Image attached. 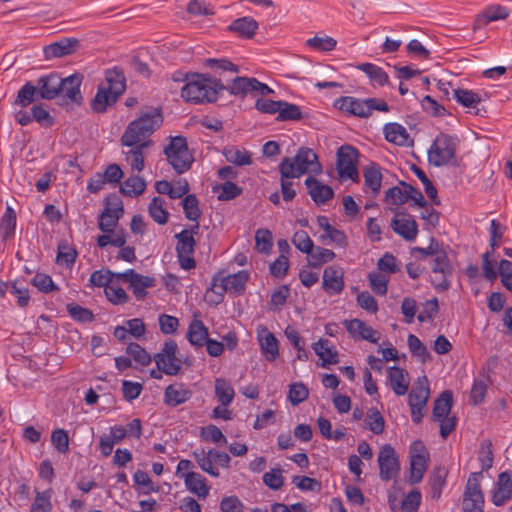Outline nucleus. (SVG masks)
<instances>
[{"mask_svg": "<svg viewBox=\"0 0 512 512\" xmlns=\"http://www.w3.org/2000/svg\"><path fill=\"white\" fill-rule=\"evenodd\" d=\"M163 123L161 109L148 107L141 111L139 117L130 122L121 136L123 146H133L141 141H147Z\"/></svg>", "mask_w": 512, "mask_h": 512, "instance_id": "nucleus-1", "label": "nucleus"}, {"mask_svg": "<svg viewBox=\"0 0 512 512\" xmlns=\"http://www.w3.org/2000/svg\"><path fill=\"white\" fill-rule=\"evenodd\" d=\"M224 89L220 80L204 74H193L181 88V97L192 104L212 103Z\"/></svg>", "mask_w": 512, "mask_h": 512, "instance_id": "nucleus-2", "label": "nucleus"}, {"mask_svg": "<svg viewBox=\"0 0 512 512\" xmlns=\"http://www.w3.org/2000/svg\"><path fill=\"white\" fill-rule=\"evenodd\" d=\"M278 168L281 176L297 178L308 172L319 174L322 171L318 156L307 147L299 148L294 157H284Z\"/></svg>", "mask_w": 512, "mask_h": 512, "instance_id": "nucleus-3", "label": "nucleus"}, {"mask_svg": "<svg viewBox=\"0 0 512 512\" xmlns=\"http://www.w3.org/2000/svg\"><path fill=\"white\" fill-rule=\"evenodd\" d=\"M334 106L350 115L367 118L374 110L389 112L390 107L380 98L358 99L351 96H342L335 100Z\"/></svg>", "mask_w": 512, "mask_h": 512, "instance_id": "nucleus-4", "label": "nucleus"}, {"mask_svg": "<svg viewBox=\"0 0 512 512\" xmlns=\"http://www.w3.org/2000/svg\"><path fill=\"white\" fill-rule=\"evenodd\" d=\"M164 154L174 171L182 174L190 169L194 158L190 153L187 140L183 136H175L170 139L169 144L164 148Z\"/></svg>", "mask_w": 512, "mask_h": 512, "instance_id": "nucleus-5", "label": "nucleus"}, {"mask_svg": "<svg viewBox=\"0 0 512 512\" xmlns=\"http://www.w3.org/2000/svg\"><path fill=\"white\" fill-rule=\"evenodd\" d=\"M457 143V137L440 133L428 150V162L435 167L447 165L456 157Z\"/></svg>", "mask_w": 512, "mask_h": 512, "instance_id": "nucleus-6", "label": "nucleus"}, {"mask_svg": "<svg viewBox=\"0 0 512 512\" xmlns=\"http://www.w3.org/2000/svg\"><path fill=\"white\" fill-rule=\"evenodd\" d=\"M248 278L249 274L244 270L227 276L216 274L212 279L209 289L216 295V299L213 300V302L215 304L220 303L223 300L225 292L241 294L245 290Z\"/></svg>", "mask_w": 512, "mask_h": 512, "instance_id": "nucleus-7", "label": "nucleus"}, {"mask_svg": "<svg viewBox=\"0 0 512 512\" xmlns=\"http://www.w3.org/2000/svg\"><path fill=\"white\" fill-rule=\"evenodd\" d=\"M359 152L351 145H342L337 151V172L341 179L358 180L357 170Z\"/></svg>", "mask_w": 512, "mask_h": 512, "instance_id": "nucleus-8", "label": "nucleus"}, {"mask_svg": "<svg viewBox=\"0 0 512 512\" xmlns=\"http://www.w3.org/2000/svg\"><path fill=\"white\" fill-rule=\"evenodd\" d=\"M482 472H473L467 480L463 495V512H483L484 496L480 487Z\"/></svg>", "mask_w": 512, "mask_h": 512, "instance_id": "nucleus-9", "label": "nucleus"}, {"mask_svg": "<svg viewBox=\"0 0 512 512\" xmlns=\"http://www.w3.org/2000/svg\"><path fill=\"white\" fill-rule=\"evenodd\" d=\"M177 351L178 346L174 340L165 341L161 351L154 355L157 369L166 375H177L181 370V360L176 355Z\"/></svg>", "mask_w": 512, "mask_h": 512, "instance_id": "nucleus-10", "label": "nucleus"}, {"mask_svg": "<svg viewBox=\"0 0 512 512\" xmlns=\"http://www.w3.org/2000/svg\"><path fill=\"white\" fill-rule=\"evenodd\" d=\"M429 454L421 441H415L410 448V484L419 483L427 469Z\"/></svg>", "mask_w": 512, "mask_h": 512, "instance_id": "nucleus-11", "label": "nucleus"}, {"mask_svg": "<svg viewBox=\"0 0 512 512\" xmlns=\"http://www.w3.org/2000/svg\"><path fill=\"white\" fill-rule=\"evenodd\" d=\"M177 239L176 253L180 267L184 270H191L195 268L196 261L193 253L196 246V240L188 231H181L175 235Z\"/></svg>", "mask_w": 512, "mask_h": 512, "instance_id": "nucleus-12", "label": "nucleus"}, {"mask_svg": "<svg viewBox=\"0 0 512 512\" xmlns=\"http://www.w3.org/2000/svg\"><path fill=\"white\" fill-rule=\"evenodd\" d=\"M379 476L383 481H389L396 477L400 471V464L395 449L390 445H384L378 454Z\"/></svg>", "mask_w": 512, "mask_h": 512, "instance_id": "nucleus-13", "label": "nucleus"}, {"mask_svg": "<svg viewBox=\"0 0 512 512\" xmlns=\"http://www.w3.org/2000/svg\"><path fill=\"white\" fill-rule=\"evenodd\" d=\"M82 79V75L78 73L61 78V90H59L58 97L63 98L66 102L81 104L83 99L80 91Z\"/></svg>", "mask_w": 512, "mask_h": 512, "instance_id": "nucleus-14", "label": "nucleus"}, {"mask_svg": "<svg viewBox=\"0 0 512 512\" xmlns=\"http://www.w3.org/2000/svg\"><path fill=\"white\" fill-rule=\"evenodd\" d=\"M79 47V40L76 38L63 37L59 41L47 45L43 48L46 60L61 58L74 53Z\"/></svg>", "mask_w": 512, "mask_h": 512, "instance_id": "nucleus-15", "label": "nucleus"}, {"mask_svg": "<svg viewBox=\"0 0 512 512\" xmlns=\"http://www.w3.org/2000/svg\"><path fill=\"white\" fill-rule=\"evenodd\" d=\"M512 498V472L504 471L498 475L493 490L492 502L495 506H502Z\"/></svg>", "mask_w": 512, "mask_h": 512, "instance_id": "nucleus-16", "label": "nucleus"}, {"mask_svg": "<svg viewBox=\"0 0 512 512\" xmlns=\"http://www.w3.org/2000/svg\"><path fill=\"white\" fill-rule=\"evenodd\" d=\"M344 326L353 338L366 340L371 343H377L380 338L376 330L360 319L345 320Z\"/></svg>", "mask_w": 512, "mask_h": 512, "instance_id": "nucleus-17", "label": "nucleus"}, {"mask_svg": "<svg viewBox=\"0 0 512 512\" xmlns=\"http://www.w3.org/2000/svg\"><path fill=\"white\" fill-rule=\"evenodd\" d=\"M123 213L124 210L121 203H115L114 206H111L110 203H107L99 215L98 228L103 233L113 232V229H115Z\"/></svg>", "mask_w": 512, "mask_h": 512, "instance_id": "nucleus-18", "label": "nucleus"}, {"mask_svg": "<svg viewBox=\"0 0 512 512\" xmlns=\"http://www.w3.org/2000/svg\"><path fill=\"white\" fill-rule=\"evenodd\" d=\"M509 10L502 5L494 4L487 6L482 13L476 16L473 29H481L492 21L504 20L509 17Z\"/></svg>", "mask_w": 512, "mask_h": 512, "instance_id": "nucleus-19", "label": "nucleus"}, {"mask_svg": "<svg viewBox=\"0 0 512 512\" xmlns=\"http://www.w3.org/2000/svg\"><path fill=\"white\" fill-rule=\"evenodd\" d=\"M305 185L308 194L317 205H324L334 197V191L329 185L322 184L312 176L306 178Z\"/></svg>", "mask_w": 512, "mask_h": 512, "instance_id": "nucleus-20", "label": "nucleus"}, {"mask_svg": "<svg viewBox=\"0 0 512 512\" xmlns=\"http://www.w3.org/2000/svg\"><path fill=\"white\" fill-rule=\"evenodd\" d=\"M61 77L56 73L41 76L37 81L40 99L52 100L59 96Z\"/></svg>", "mask_w": 512, "mask_h": 512, "instance_id": "nucleus-21", "label": "nucleus"}, {"mask_svg": "<svg viewBox=\"0 0 512 512\" xmlns=\"http://www.w3.org/2000/svg\"><path fill=\"white\" fill-rule=\"evenodd\" d=\"M343 271L329 266L324 269L322 288L329 294H339L344 289Z\"/></svg>", "mask_w": 512, "mask_h": 512, "instance_id": "nucleus-22", "label": "nucleus"}, {"mask_svg": "<svg viewBox=\"0 0 512 512\" xmlns=\"http://www.w3.org/2000/svg\"><path fill=\"white\" fill-rule=\"evenodd\" d=\"M258 341L266 360L274 361L279 356V342L266 327L258 329Z\"/></svg>", "mask_w": 512, "mask_h": 512, "instance_id": "nucleus-23", "label": "nucleus"}, {"mask_svg": "<svg viewBox=\"0 0 512 512\" xmlns=\"http://www.w3.org/2000/svg\"><path fill=\"white\" fill-rule=\"evenodd\" d=\"M192 394V391L183 383L170 384L165 388L164 403L170 407H176L188 401Z\"/></svg>", "mask_w": 512, "mask_h": 512, "instance_id": "nucleus-24", "label": "nucleus"}, {"mask_svg": "<svg viewBox=\"0 0 512 512\" xmlns=\"http://www.w3.org/2000/svg\"><path fill=\"white\" fill-rule=\"evenodd\" d=\"M180 478L184 479L186 488L198 497L206 498L209 494L210 487L201 474L196 472L181 473Z\"/></svg>", "mask_w": 512, "mask_h": 512, "instance_id": "nucleus-25", "label": "nucleus"}, {"mask_svg": "<svg viewBox=\"0 0 512 512\" xmlns=\"http://www.w3.org/2000/svg\"><path fill=\"white\" fill-rule=\"evenodd\" d=\"M430 395L426 376L419 377L409 393V406H426Z\"/></svg>", "mask_w": 512, "mask_h": 512, "instance_id": "nucleus-26", "label": "nucleus"}, {"mask_svg": "<svg viewBox=\"0 0 512 512\" xmlns=\"http://www.w3.org/2000/svg\"><path fill=\"white\" fill-rule=\"evenodd\" d=\"M407 373L400 367H390L388 369L389 384L397 396H403L408 392L409 380Z\"/></svg>", "mask_w": 512, "mask_h": 512, "instance_id": "nucleus-27", "label": "nucleus"}, {"mask_svg": "<svg viewBox=\"0 0 512 512\" xmlns=\"http://www.w3.org/2000/svg\"><path fill=\"white\" fill-rule=\"evenodd\" d=\"M152 144L151 140L141 141L126 152V161L133 170L141 172L144 168L145 150Z\"/></svg>", "mask_w": 512, "mask_h": 512, "instance_id": "nucleus-28", "label": "nucleus"}, {"mask_svg": "<svg viewBox=\"0 0 512 512\" xmlns=\"http://www.w3.org/2000/svg\"><path fill=\"white\" fill-rule=\"evenodd\" d=\"M391 227L395 233L407 241L414 240L418 234L417 223L411 217L401 219L395 217L391 221Z\"/></svg>", "mask_w": 512, "mask_h": 512, "instance_id": "nucleus-29", "label": "nucleus"}, {"mask_svg": "<svg viewBox=\"0 0 512 512\" xmlns=\"http://www.w3.org/2000/svg\"><path fill=\"white\" fill-rule=\"evenodd\" d=\"M453 404V394L450 390L443 391L434 401L432 420H443L449 416Z\"/></svg>", "mask_w": 512, "mask_h": 512, "instance_id": "nucleus-30", "label": "nucleus"}, {"mask_svg": "<svg viewBox=\"0 0 512 512\" xmlns=\"http://www.w3.org/2000/svg\"><path fill=\"white\" fill-rule=\"evenodd\" d=\"M156 285V279L150 276H144L135 272L133 279L129 285L137 300H144L147 296L146 289Z\"/></svg>", "mask_w": 512, "mask_h": 512, "instance_id": "nucleus-31", "label": "nucleus"}, {"mask_svg": "<svg viewBox=\"0 0 512 512\" xmlns=\"http://www.w3.org/2000/svg\"><path fill=\"white\" fill-rule=\"evenodd\" d=\"M226 161L236 166H247L252 163L251 153L244 148L227 146L222 151Z\"/></svg>", "mask_w": 512, "mask_h": 512, "instance_id": "nucleus-32", "label": "nucleus"}, {"mask_svg": "<svg viewBox=\"0 0 512 512\" xmlns=\"http://www.w3.org/2000/svg\"><path fill=\"white\" fill-rule=\"evenodd\" d=\"M208 338V328L204 323L201 320H193L187 331V339L190 344L202 347Z\"/></svg>", "mask_w": 512, "mask_h": 512, "instance_id": "nucleus-33", "label": "nucleus"}, {"mask_svg": "<svg viewBox=\"0 0 512 512\" xmlns=\"http://www.w3.org/2000/svg\"><path fill=\"white\" fill-rule=\"evenodd\" d=\"M329 340L320 339L313 344V350L316 355L322 360V367L330 364L338 363V353L329 346Z\"/></svg>", "mask_w": 512, "mask_h": 512, "instance_id": "nucleus-34", "label": "nucleus"}, {"mask_svg": "<svg viewBox=\"0 0 512 512\" xmlns=\"http://www.w3.org/2000/svg\"><path fill=\"white\" fill-rule=\"evenodd\" d=\"M489 383V376L485 373L481 374L480 377L474 379L469 396L470 404H472L473 406H477L480 403H482L486 396Z\"/></svg>", "mask_w": 512, "mask_h": 512, "instance_id": "nucleus-35", "label": "nucleus"}, {"mask_svg": "<svg viewBox=\"0 0 512 512\" xmlns=\"http://www.w3.org/2000/svg\"><path fill=\"white\" fill-rule=\"evenodd\" d=\"M433 257V266L432 272L435 274L442 275H452L453 267L448 258L447 252L444 249L443 245L440 244L436 249V253L432 255Z\"/></svg>", "mask_w": 512, "mask_h": 512, "instance_id": "nucleus-36", "label": "nucleus"}, {"mask_svg": "<svg viewBox=\"0 0 512 512\" xmlns=\"http://www.w3.org/2000/svg\"><path fill=\"white\" fill-rule=\"evenodd\" d=\"M257 28V21L249 17L236 19L229 26L230 31L236 32L239 36L247 39L253 37Z\"/></svg>", "mask_w": 512, "mask_h": 512, "instance_id": "nucleus-37", "label": "nucleus"}, {"mask_svg": "<svg viewBox=\"0 0 512 512\" xmlns=\"http://www.w3.org/2000/svg\"><path fill=\"white\" fill-rule=\"evenodd\" d=\"M118 97L119 96L111 92L108 87H99L91 104L92 109L98 113H102L106 111L107 106L114 104Z\"/></svg>", "mask_w": 512, "mask_h": 512, "instance_id": "nucleus-38", "label": "nucleus"}, {"mask_svg": "<svg viewBox=\"0 0 512 512\" xmlns=\"http://www.w3.org/2000/svg\"><path fill=\"white\" fill-rule=\"evenodd\" d=\"M317 223L319 227H321L325 231V235L321 236V239L329 238L332 242L336 243L338 246H344L347 243V238L344 232L336 229L335 227L329 224L328 218L326 216H318Z\"/></svg>", "mask_w": 512, "mask_h": 512, "instance_id": "nucleus-39", "label": "nucleus"}, {"mask_svg": "<svg viewBox=\"0 0 512 512\" xmlns=\"http://www.w3.org/2000/svg\"><path fill=\"white\" fill-rule=\"evenodd\" d=\"M383 132L388 142L396 145H404L408 139L406 129L398 123H388L384 126Z\"/></svg>", "mask_w": 512, "mask_h": 512, "instance_id": "nucleus-40", "label": "nucleus"}, {"mask_svg": "<svg viewBox=\"0 0 512 512\" xmlns=\"http://www.w3.org/2000/svg\"><path fill=\"white\" fill-rule=\"evenodd\" d=\"M357 69L363 71L374 84L384 86L389 82L387 73L375 64L361 63L357 66Z\"/></svg>", "mask_w": 512, "mask_h": 512, "instance_id": "nucleus-41", "label": "nucleus"}, {"mask_svg": "<svg viewBox=\"0 0 512 512\" xmlns=\"http://www.w3.org/2000/svg\"><path fill=\"white\" fill-rule=\"evenodd\" d=\"M215 395L222 406H229L235 396V392L231 384L223 378L215 379Z\"/></svg>", "mask_w": 512, "mask_h": 512, "instance_id": "nucleus-42", "label": "nucleus"}, {"mask_svg": "<svg viewBox=\"0 0 512 512\" xmlns=\"http://www.w3.org/2000/svg\"><path fill=\"white\" fill-rule=\"evenodd\" d=\"M447 470L444 467L434 468L430 478L429 485L431 488V497L433 499H439L442 494V489L446 483Z\"/></svg>", "mask_w": 512, "mask_h": 512, "instance_id": "nucleus-43", "label": "nucleus"}, {"mask_svg": "<svg viewBox=\"0 0 512 512\" xmlns=\"http://www.w3.org/2000/svg\"><path fill=\"white\" fill-rule=\"evenodd\" d=\"M365 187L370 189L373 196L380 192L382 174L376 165L366 167L363 171Z\"/></svg>", "mask_w": 512, "mask_h": 512, "instance_id": "nucleus-44", "label": "nucleus"}, {"mask_svg": "<svg viewBox=\"0 0 512 512\" xmlns=\"http://www.w3.org/2000/svg\"><path fill=\"white\" fill-rule=\"evenodd\" d=\"M39 89L31 82H26L17 93L15 104L21 107H27L39 99Z\"/></svg>", "mask_w": 512, "mask_h": 512, "instance_id": "nucleus-45", "label": "nucleus"}, {"mask_svg": "<svg viewBox=\"0 0 512 512\" xmlns=\"http://www.w3.org/2000/svg\"><path fill=\"white\" fill-rule=\"evenodd\" d=\"M165 201L161 197H153L148 206V213L150 217L159 225H164L168 222L169 213L164 208Z\"/></svg>", "mask_w": 512, "mask_h": 512, "instance_id": "nucleus-46", "label": "nucleus"}, {"mask_svg": "<svg viewBox=\"0 0 512 512\" xmlns=\"http://www.w3.org/2000/svg\"><path fill=\"white\" fill-rule=\"evenodd\" d=\"M146 183L143 178L134 175L127 178L120 186V191L124 195L135 197L145 191Z\"/></svg>", "mask_w": 512, "mask_h": 512, "instance_id": "nucleus-47", "label": "nucleus"}, {"mask_svg": "<svg viewBox=\"0 0 512 512\" xmlns=\"http://www.w3.org/2000/svg\"><path fill=\"white\" fill-rule=\"evenodd\" d=\"M303 115L298 105L282 101L279 113L276 117L278 121H298Z\"/></svg>", "mask_w": 512, "mask_h": 512, "instance_id": "nucleus-48", "label": "nucleus"}, {"mask_svg": "<svg viewBox=\"0 0 512 512\" xmlns=\"http://www.w3.org/2000/svg\"><path fill=\"white\" fill-rule=\"evenodd\" d=\"M214 192L220 191L218 199L221 201H228L235 199L242 193V188L236 185L232 181H226L223 184L216 185L213 187Z\"/></svg>", "mask_w": 512, "mask_h": 512, "instance_id": "nucleus-49", "label": "nucleus"}, {"mask_svg": "<svg viewBox=\"0 0 512 512\" xmlns=\"http://www.w3.org/2000/svg\"><path fill=\"white\" fill-rule=\"evenodd\" d=\"M106 81L109 90L114 92V94L120 96L125 91L124 75L117 69L108 70L106 72Z\"/></svg>", "mask_w": 512, "mask_h": 512, "instance_id": "nucleus-50", "label": "nucleus"}, {"mask_svg": "<svg viewBox=\"0 0 512 512\" xmlns=\"http://www.w3.org/2000/svg\"><path fill=\"white\" fill-rule=\"evenodd\" d=\"M412 171L423 184L427 196L433 201L435 205H440L441 202L437 195V189L430 181V179L426 176L425 172L416 165L412 166Z\"/></svg>", "mask_w": 512, "mask_h": 512, "instance_id": "nucleus-51", "label": "nucleus"}, {"mask_svg": "<svg viewBox=\"0 0 512 512\" xmlns=\"http://www.w3.org/2000/svg\"><path fill=\"white\" fill-rule=\"evenodd\" d=\"M193 457L198 463L199 467L212 477L219 476V470L213 466V462L204 449H199L193 452Z\"/></svg>", "mask_w": 512, "mask_h": 512, "instance_id": "nucleus-52", "label": "nucleus"}, {"mask_svg": "<svg viewBox=\"0 0 512 512\" xmlns=\"http://www.w3.org/2000/svg\"><path fill=\"white\" fill-rule=\"evenodd\" d=\"M453 94L456 101L464 107L474 108L481 101L479 95L471 90L454 89Z\"/></svg>", "mask_w": 512, "mask_h": 512, "instance_id": "nucleus-53", "label": "nucleus"}, {"mask_svg": "<svg viewBox=\"0 0 512 512\" xmlns=\"http://www.w3.org/2000/svg\"><path fill=\"white\" fill-rule=\"evenodd\" d=\"M308 255L310 256V265L313 267H320L335 258V253L332 250L315 246Z\"/></svg>", "mask_w": 512, "mask_h": 512, "instance_id": "nucleus-54", "label": "nucleus"}, {"mask_svg": "<svg viewBox=\"0 0 512 512\" xmlns=\"http://www.w3.org/2000/svg\"><path fill=\"white\" fill-rule=\"evenodd\" d=\"M251 87L252 78L238 76L232 81V84L225 87L224 90H228L232 95L245 97L248 92H251Z\"/></svg>", "mask_w": 512, "mask_h": 512, "instance_id": "nucleus-55", "label": "nucleus"}, {"mask_svg": "<svg viewBox=\"0 0 512 512\" xmlns=\"http://www.w3.org/2000/svg\"><path fill=\"white\" fill-rule=\"evenodd\" d=\"M184 214L187 219L191 221H197L201 215L199 209V201L194 194H188L182 201Z\"/></svg>", "mask_w": 512, "mask_h": 512, "instance_id": "nucleus-56", "label": "nucleus"}, {"mask_svg": "<svg viewBox=\"0 0 512 512\" xmlns=\"http://www.w3.org/2000/svg\"><path fill=\"white\" fill-rule=\"evenodd\" d=\"M31 284L42 293H50L59 290V287L53 282L52 278L45 273H36L31 280Z\"/></svg>", "mask_w": 512, "mask_h": 512, "instance_id": "nucleus-57", "label": "nucleus"}, {"mask_svg": "<svg viewBox=\"0 0 512 512\" xmlns=\"http://www.w3.org/2000/svg\"><path fill=\"white\" fill-rule=\"evenodd\" d=\"M10 293L17 298V304L24 308L29 305L30 295L27 287L22 285L20 280H15L9 283Z\"/></svg>", "mask_w": 512, "mask_h": 512, "instance_id": "nucleus-58", "label": "nucleus"}, {"mask_svg": "<svg viewBox=\"0 0 512 512\" xmlns=\"http://www.w3.org/2000/svg\"><path fill=\"white\" fill-rule=\"evenodd\" d=\"M365 421L368 429L374 434L378 435L384 431L385 421L378 409L371 408L367 413Z\"/></svg>", "mask_w": 512, "mask_h": 512, "instance_id": "nucleus-59", "label": "nucleus"}, {"mask_svg": "<svg viewBox=\"0 0 512 512\" xmlns=\"http://www.w3.org/2000/svg\"><path fill=\"white\" fill-rule=\"evenodd\" d=\"M126 353L142 366H147L151 363L152 358L150 354L138 343H130L126 348Z\"/></svg>", "mask_w": 512, "mask_h": 512, "instance_id": "nucleus-60", "label": "nucleus"}, {"mask_svg": "<svg viewBox=\"0 0 512 512\" xmlns=\"http://www.w3.org/2000/svg\"><path fill=\"white\" fill-rule=\"evenodd\" d=\"M16 227V214L14 210L8 206L6 208V211L1 219V225L0 228L3 231V238L7 239L9 238L15 230Z\"/></svg>", "mask_w": 512, "mask_h": 512, "instance_id": "nucleus-61", "label": "nucleus"}, {"mask_svg": "<svg viewBox=\"0 0 512 512\" xmlns=\"http://www.w3.org/2000/svg\"><path fill=\"white\" fill-rule=\"evenodd\" d=\"M407 343L413 356L418 357L422 362H425L426 359L429 358L430 355L427 348L417 336L409 334Z\"/></svg>", "mask_w": 512, "mask_h": 512, "instance_id": "nucleus-62", "label": "nucleus"}, {"mask_svg": "<svg viewBox=\"0 0 512 512\" xmlns=\"http://www.w3.org/2000/svg\"><path fill=\"white\" fill-rule=\"evenodd\" d=\"M292 243L298 250L306 254L312 252L314 246V243L307 234V232L303 230H299L294 233L292 237Z\"/></svg>", "mask_w": 512, "mask_h": 512, "instance_id": "nucleus-63", "label": "nucleus"}, {"mask_svg": "<svg viewBox=\"0 0 512 512\" xmlns=\"http://www.w3.org/2000/svg\"><path fill=\"white\" fill-rule=\"evenodd\" d=\"M421 503V493L419 490L410 491L402 500V512H417Z\"/></svg>", "mask_w": 512, "mask_h": 512, "instance_id": "nucleus-64", "label": "nucleus"}]
</instances>
